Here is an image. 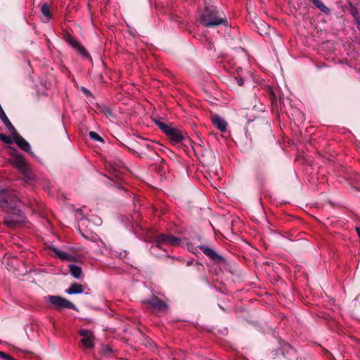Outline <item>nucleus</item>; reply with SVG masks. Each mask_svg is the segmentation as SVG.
Segmentation results:
<instances>
[{
  "label": "nucleus",
  "mask_w": 360,
  "mask_h": 360,
  "mask_svg": "<svg viewBox=\"0 0 360 360\" xmlns=\"http://www.w3.org/2000/svg\"><path fill=\"white\" fill-rule=\"evenodd\" d=\"M205 8L202 11L199 22L206 27H216L220 25L228 26V21L224 11L216 6H208L205 0Z\"/></svg>",
  "instance_id": "obj_1"
},
{
  "label": "nucleus",
  "mask_w": 360,
  "mask_h": 360,
  "mask_svg": "<svg viewBox=\"0 0 360 360\" xmlns=\"http://www.w3.org/2000/svg\"><path fill=\"white\" fill-rule=\"evenodd\" d=\"M213 124L221 132L226 130L227 123L225 120L221 119L219 116L215 115L212 117Z\"/></svg>",
  "instance_id": "obj_17"
},
{
  "label": "nucleus",
  "mask_w": 360,
  "mask_h": 360,
  "mask_svg": "<svg viewBox=\"0 0 360 360\" xmlns=\"http://www.w3.org/2000/svg\"><path fill=\"white\" fill-rule=\"evenodd\" d=\"M266 163L261 159H255L253 164V172L256 181L263 186L266 181Z\"/></svg>",
  "instance_id": "obj_6"
},
{
  "label": "nucleus",
  "mask_w": 360,
  "mask_h": 360,
  "mask_svg": "<svg viewBox=\"0 0 360 360\" xmlns=\"http://www.w3.org/2000/svg\"><path fill=\"white\" fill-rule=\"evenodd\" d=\"M69 270L71 275L77 279H82L84 278V274L82 272V268L75 264L69 265Z\"/></svg>",
  "instance_id": "obj_18"
},
{
  "label": "nucleus",
  "mask_w": 360,
  "mask_h": 360,
  "mask_svg": "<svg viewBox=\"0 0 360 360\" xmlns=\"http://www.w3.org/2000/svg\"><path fill=\"white\" fill-rule=\"evenodd\" d=\"M0 140L7 144H11L13 143V138H11L8 136H6L4 134H0Z\"/></svg>",
  "instance_id": "obj_25"
},
{
  "label": "nucleus",
  "mask_w": 360,
  "mask_h": 360,
  "mask_svg": "<svg viewBox=\"0 0 360 360\" xmlns=\"http://www.w3.org/2000/svg\"><path fill=\"white\" fill-rule=\"evenodd\" d=\"M97 108L101 113L105 114L108 117H112L114 116L113 112L110 108L104 105H98Z\"/></svg>",
  "instance_id": "obj_21"
},
{
  "label": "nucleus",
  "mask_w": 360,
  "mask_h": 360,
  "mask_svg": "<svg viewBox=\"0 0 360 360\" xmlns=\"http://www.w3.org/2000/svg\"><path fill=\"white\" fill-rule=\"evenodd\" d=\"M82 91H83V93H84L86 96H91V95H92V94H91V93L90 92V91H89V90H88V89H87L86 88H85V87H82Z\"/></svg>",
  "instance_id": "obj_30"
},
{
  "label": "nucleus",
  "mask_w": 360,
  "mask_h": 360,
  "mask_svg": "<svg viewBox=\"0 0 360 360\" xmlns=\"http://www.w3.org/2000/svg\"><path fill=\"white\" fill-rule=\"evenodd\" d=\"M322 13L329 15L330 9L327 7L321 0H309Z\"/></svg>",
  "instance_id": "obj_19"
},
{
  "label": "nucleus",
  "mask_w": 360,
  "mask_h": 360,
  "mask_svg": "<svg viewBox=\"0 0 360 360\" xmlns=\"http://www.w3.org/2000/svg\"><path fill=\"white\" fill-rule=\"evenodd\" d=\"M195 266L196 270L199 272H201L205 269L204 266L201 263H199V262H196L195 264Z\"/></svg>",
  "instance_id": "obj_28"
},
{
  "label": "nucleus",
  "mask_w": 360,
  "mask_h": 360,
  "mask_svg": "<svg viewBox=\"0 0 360 360\" xmlns=\"http://www.w3.org/2000/svg\"><path fill=\"white\" fill-rule=\"evenodd\" d=\"M4 360H13V357L11 356V355L8 354L6 358H5Z\"/></svg>",
  "instance_id": "obj_32"
},
{
  "label": "nucleus",
  "mask_w": 360,
  "mask_h": 360,
  "mask_svg": "<svg viewBox=\"0 0 360 360\" xmlns=\"http://www.w3.org/2000/svg\"><path fill=\"white\" fill-rule=\"evenodd\" d=\"M89 135V137L95 141L104 142L103 139L95 131H90Z\"/></svg>",
  "instance_id": "obj_24"
},
{
  "label": "nucleus",
  "mask_w": 360,
  "mask_h": 360,
  "mask_svg": "<svg viewBox=\"0 0 360 360\" xmlns=\"http://www.w3.org/2000/svg\"><path fill=\"white\" fill-rule=\"evenodd\" d=\"M171 19H172V20H174L176 22H179V19H178V18L176 16V17L171 16Z\"/></svg>",
  "instance_id": "obj_34"
},
{
  "label": "nucleus",
  "mask_w": 360,
  "mask_h": 360,
  "mask_svg": "<svg viewBox=\"0 0 360 360\" xmlns=\"http://www.w3.org/2000/svg\"><path fill=\"white\" fill-rule=\"evenodd\" d=\"M45 299L48 302L51 308L58 311H60L64 309H77L75 305L72 302L60 296L48 295Z\"/></svg>",
  "instance_id": "obj_5"
},
{
  "label": "nucleus",
  "mask_w": 360,
  "mask_h": 360,
  "mask_svg": "<svg viewBox=\"0 0 360 360\" xmlns=\"http://www.w3.org/2000/svg\"><path fill=\"white\" fill-rule=\"evenodd\" d=\"M11 213L4 218V223L10 228L16 229L20 227L25 220L19 207L16 210H10Z\"/></svg>",
  "instance_id": "obj_7"
},
{
  "label": "nucleus",
  "mask_w": 360,
  "mask_h": 360,
  "mask_svg": "<svg viewBox=\"0 0 360 360\" xmlns=\"http://www.w3.org/2000/svg\"><path fill=\"white\" fill-rule=\"evenodd\" d=\"M181 239L176 237L172 234H159L155 236L154 243L159 248H162L164 245H169L171 246H178L180 245Z\"/></svg>",
  "instance_id": "obj_8"
},
{
  "label": "nucleus",
  "mask_w": 360,
  "mask_h": 360,
  "mask_svg": "<svg viewBox=\"0 0 360 360\" xmlns=\"http://www.w3.org/2000/svg\"><path fill=\"white\" fill-rule=\"evenodd\" d=\"M193 264V262L192 261H188L186 264L187 266H190Z\"/></svg>",
  "instance_id": "obj_35"
},
{
  "label": "nucleus",
  "mask_w": 360,
  "mask_h": 360,
  "mask_svg": "<svg viewBox=\"0 0 360 360\" xmlns=\"http://www.w3.org/2000/svg\"><path fill=\"white\" fill-rule=\"evenodd\" d=\"M262 29L261 31H258L259 34L265 35L268 34V30L269 29V26L265 23L261 22Z\"/></svg>",
  "instance_id": "obj_27"
},
{
  "label": "nucleus",
  "mask_w": 360,
  "mask_h": 360,
  "mask_svg": "<svg viewBox=\"0 0 360 360\" xmlns=\"http://www.w3.org/2000/svg\"><path fill=\"white\" fill-rule=\"evenodd\" d=\"M198 248L208 257L214 261L216 263H222L225 261L224 258L217 254L213 249L205 245H199Z\"/></svg>",
  "instance_id": "obj_11"
},
{
  "label": "nucleus",
  "mask_w": 360,
  "mask_h": 360,
  "mask_svg": "<svg viewBox=\"0 0 360 360\" xmlns=\"http://www.w3.org/2000/svg\"><path fill=\"white\" fill-rule=\"evenodd\" d=\"M48 249L54 252L63 261H72V256L70 254L65 253L59 250L55 245H51L48 247Z\"/></svg>",
  "instance_id": "obj_15"
},
{
  "label": "nucleus",
  "mask_w": 360,
  "mask_h": 360,
  "mask_svg": "<svg viewBox=\"0 0 360 360\" xmlns=\"http://www.w3.org/2000/svg\"><path fill=\"white\" fill-rule=\"evenodd\" d=\"M112 348L108 345H103L102 347V352L106 356H110L112 354Z\"/></svg>",
  "instance_id": "obj_26"
},
{
  "label": "nucleus",
  "mask_w": 360,
  "mask_h": 360,
  "mask_svg": "<svg viewBox=\"0 0 360 360\" xmlns=\"http://www.w3.org/2000/svg\"><path fill=\"white\" fill-rule=\"evenodd\" d=\"M64 39L73 49H76L84 58L91 59L90 54L86 49L70 34L66 33L64 36Z\"/></svg>",
  "instance_id": "obj_9"
},
{
  "label": "nucleus",
  "mask_w": 360,
  "mask_h": 360,
  "mask_svg": "<svg viewBox=\"0 0 360 360\" xmlns=\"http://www.w3.org/2000/svg\"><path fill=\"white\" fill-rule=\"evenodd\" d=\"M11 164L17 168L22 174V179L27 184L33 182L35 179V174L33 172L31 166L27 162L23 157L15 155L11 160Z\"/></svg>",
  "instance_id": "obj_3"
},
{
  "label": "nucleus",
  "mask_w": 360,
  "mask_h": 360,
  "mask_svg": "<svg viewBox=\"0 0 360 360\" xmlns=\"http://www.w3.org/2000/svg\"><path fill=\"white\" fill-rule=\"evenodd\" d=\"M153 121L173 144L180 143L184 141L188 140L187 133L174 126L172 123L164 122L155 118H153Z\"/></svg>",
  "instance_id": "obj_2"
},
{
  "label": "nucleus",
  "mask_w": 360,
  "mask_h": 360,
  "mask_svg": "<svg viewBox=\"0 0 360 360\" xmlns=\"http://www.w3.org/2000/svg\"><path fill=\"white\" fill-rule=\"evenodd\" d=\"M7 355L8 354L6 353L0 351V359H5V358H6Z\"/></svg>",
  "instance_id": "obj_31"
},
{
  "label": "nucleus",
  "mask_w": 360,
  "mask_h": 360,
  "mask_svg": "<svg viewBox=\"0 0 360 360\" xmlns=\"http://www.w3.org/2000/svg\"><path fill=\"white\" fill-rule=\"evenodd\" d=\"M79 334L82 337L81 342L85 348L90 349L94 347L95 337L91 330L81 329L79 331Z\"/></svg>",
  "instance_id": "obj_10"
},
{
  "label": "nucleus",
  "mask_w": 360,
  "mask_h": 360,
  "mask_svg": "<svg viewBox=\"0 0 360 360\" xmlns=\"http://www.w3.org/2000/svg\"><path fill=\"white\" fill-rule=\"evenodd\" d=\"M143 302L158 311H163L167 308V304L156 296L146 299Z\"/></svg>",
  "instance_id": "obj_12"
},
{
  "label": "nucleus",
  "mask_w": 360,
  "mask_h": 360,
  "mask_svg": "<svg viewBox=\"0 0 360 360\" xmlns=\"http://www.w3.org/2000/svg\"><path fill=\"white\" fill-rule=\"evenodd\" d=\"M13 360H17V359H14V358H13Z\"/></svg>",
  "instance_id": "obj_36"
},
{
  "label": "nucleus",
  "mask_w": 360,
  "mask_h": 360,
  "mask_svg": "<svg viewBox=\"0 0 360 360\" xmlns=\"http://www.w3.org/2000/svg\"><path fill=\"white\" fill-rule=\"evenodd\" d=\"M349 12L354 18V20L355 22L360 20V16H359L358 8L352 4H349Z\"/></svg>",
  "instance_id": "obj_22"
},
{
  "label": "nucleus",
  "mask_w": 360,
  "mask_h": 360,
  "mask_svg": "<svg viewBox=\"0 0 360 360\" xmlns=\"http://www.w3.org/2000/svg\"><path fill=\"white\" fill-rule=\"evenodd\" d=\"M41 12L45 18L46 21H49L51 17V13L50 11V6L48 3H44L41 8Z\"/></svg>",
  "instance_id": "obj_20"
},
{
  "label": "nucleus",
  "mask_w": 360,
  "mask_h": 360,
  "mask_svg": "<svg viewBox=\"0 0 360 360\" xmlns=\"http://www.w3.org/2000/svg\"><path fill=\"white\" fill-rule=\"evenodd\" d=\"M268 94H269V96L270 100L271 101L272 104L274 105H275L276 107H278V101H277L276 96V94L274 92V91L271 89H269L268 90Z\"/></svg>",
  "instance_id": "obj_23"
},
{
  "label": "nucleus",
  "mask_w": 360,
  "mask_h": 360,
  "mask_svg": "<svg viewBox=\"0 0 360 360\" xmlns=\"http://www.w3.org/2000/svg\"><path fill=\"white\" fill-rule=\"evenodd\" d=\"M13 136V140L15 143L24 151L29 152L31 150L30 143L22 137L16 131V129L11 132Z\"/></svg>",
  "instance_id": "obj_14"
},
{
  "label": "nucleus",
  "mask_w": 360,
  "mask_h": 360,
  "mask_svg": "<svg viewBox=\"0 0 360 360\" xmlns=\"http://www.w3.org/2000/svg\"><path fill=\"white\" fill-rule=\"evenodd\" d=\"M281 350L283 357L288 360H297L296 351L287 342L281 343Z\"/></svg>",
  "instance_id": "obj_13"
},
{
  "label": "nucleus",
  "mask_w": 360,
  "mask_h": 360,
  "mask_svg": "<svg viewBox=\"0 0 360 360\" xmlns=\"http://www.w3.org/2000/svg\"><path fill=\"white\" fill-rule=\"evenodd\" d=\"M356 24V27L359 30H360V20H358L357 22H355Z\"/></svg>",
  "instance_id": "obj_33"
},
{
  "label": "nucleus",
  "mask_w": 360,
  "mask_h": 360,
  "mask_svg": "<svg viewBox=\"0 0 360 360\" xmlns=\"http://www.w3.org/2000/svg\"><path fill=\"white\" fill-rule=\"evenodd\" d=\"M236 80H237V82H238V84L239 86H243L244 85V83H245V80L242 77H238L236 78Z\"/></svg>",
  "instance_id": "obj_29"
},
{
  "label": "nucleus",
  "mask_w": 360,
  "mask_h": 360,
  "mask_svg": "<svg viewBox=\"0 0 360 360\" xmlns=\"http://www.w3.org/2000/svg\"><path fill=\"white\" fill-rule=\"evenodd\" d=\"M84 290V286L77 283H72L70 286L65 290L68 295L81 294Z\"/></svg>",
  "instance_id": "obj_16"
},
{
  "label": "nucleus",
  "mask_w": 360,
  "mask_h": 360,
  "mask_svg": "<svg viewBox=\"0 0 360 360\" xmlns=\"http://www.w3.org/2000/svg\"><path fill=\"white\" fill-rule=\"evenodd\" d=\"M20 205V200L13 190H0V207L4 211L16 210Z\"/></svg>",
  "instance_id": "obj_4"
}]
</instances>
